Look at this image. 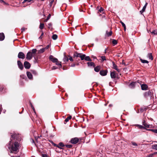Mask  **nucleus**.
Wrapping results in <instances>:
<instances>
[{"mask_svg":"<svg viewBox=\"0 0 157 157\" xmlns=\"http://www.w3.org/2000/svg\"><path fill=\"white\" fill-rule=\"evenodd\" d=\"M152 95V91L151 90L146 92L144 94V97L146 98H147L149 97L151 98Z\"/></svg>","mask_w":157,"mask_h":157,"instance_id":"7ed1b4c3","label":"nucleus"},{"mask_svg":"<svg viewBox=\"0 0 157 157\" xmlns=\"http://www.w3.org/2000/svg\"><path fill=\"white\" fill-rule=\"evenodd\" d=\"M63 149L61 147L58 145L57 148L56 149V152H59L61 151V150Z\"/></svg>","mask_w":157,"mask_h":157,"instance_id":"aec40b11","label":"nucleus"},{"mask_svg":"<svg viewBox=\"0 0 157 157\" xmlns=\"http://www.w3.org/2000/svg\"><path fill=\"white\" fill-rule=\"evenodd\" d=\"M19 143L17 141H10L6 145V147L10 150L11 152L16 153L18 151L19 147Z\"/></svg>","mask_w":157,"mask_h":157,"instance_id":"f257e3e1","label":"nucleus"},{"mask_svg":"<svg viewBox=\"0 0 157 157\" xmlns=\"http://www.w3.org/2000/svg\"><path fill=\"white\" fill-rule=\"evenodd\" d=\"M58 145H59L60 147H63L64 146V145L63 143H61V142L59 143Z\"/></svg>","mask_w":157,"mask_h":157,"instance_id":"37998d69","label":"nucleus"},{"mask_svg":"<svg viewBox=\"0 0 157 157\" xmlns=\"http://www.w3.org/2000/svg\"><path fill=\"white\" fill-rule=\"evenodd\" d=\"M49 45H47L45 48H45V50L46 49H48V48H49Z\"/></svg>","mask_w":157,"mask_h":157,"instance_id":"4d7b16f0","label":"nucleus"},{"mask_svg":"<svg viewBox=\"0 0 157 157\" xmlns=\"http://www.w3.org/2000/svg\"><path fill=\"white\" fill-rule=\"evenodd\" d=\"M26 29H27V28H21L22 32H23V31H24Z\"/></svg>","mask_w":157,"mask_h":157,"instance_id":"864d4df0","label":"nucleus"},{"mask_svg":"<svg viewBox=\"0 0 157 157\" xmlns=\"http://www.w3.org/2000/svg\"><path fill=\"white\" fill-rule=\"evenodd\" d=\"M136 126L138 127L140 129H145L147 130V129H146L145 127L144 126H143L142 125H139V124H136Z\"/></svg>","mask_w":157,"mask_h":157,"instance_id":"412c9836","label":"nucleus"},{"mask_svg":"<svg viewBox=\"0 0 157 157\" xmlns=\"http://www.w3.org/2000/svg\"><path fill=\"white\" fill-rule=\"evenodd\" d=\"M136 84V82H131L129 85V87L132 89L134 88L135 87Z\"/></svg>","mask_w":157,"mask_h":157,"instance_id":"dca6fc26","label":"nucleus"},{"mask_svg":"<svg viewBox=\"0 0 157 157\" xmlns=\"http://www.w3.org/2000/svg\"><path fill=\"white\" fill-rule=\"evenodd\" d=\"M50 16H51V15H50V14H49L48 15V16L47 17V18L46 19H45V21H45V22H47V21H48L49 20V19L50 18Z\"/></svg>","mask_w":157,"mask_h":157,"instance_id":"58836bf2","label":"nucleus"},{"mask_svg":"<svg viewBox=\"0 0 157 157\" xmlns=\"http://www.w3.org/2000/svg\"><path fill=\"white\" fill-rule=\"evenodd\" d=\"M141 86L142 90H146L147 89L148 86L146 84H142L141 85Z\"/></svg>","mask_w":157,"mask_h":157,"instance_id":"4468645a","label":"nucleus"},{"mask_svg":"<svg viewBox=\"0 0 157 157\" xmlns=\"http://www.w3.org/2000/svg\"><path fill=\"white\" fill-rule=\"evenodd\" d=\"M69 59L71 61H73V59L72 57H70L69 58Z\"/></svg>","mask_w":157,"mask_h":157,"instance_id":"13d9d810","label":"nucleus"},{"mask_svg":"<svg viewBox=\"0 0 157 157\" xmlns=\"http://www.w3.org/2000/svg\"><path fill=\"white\" fill-rule=\"evenodd\" d=\"M154 154L153 153L152 154H151L149 155H148V156L149 157H152L153 156Z\"/></svg>","mask_w":157,"mask_h":157,"instance_id":"6e6d98bb","label":"nucleus"},{"mask_svg":"<svg viewBox=\"0 0 157 157\" xmlns=\"http://www.w3.org/2000/svg\"><path fill=\"white\" fill-rule=\"evenodd\" d=\"M54 1V0H52L50 2L49 4V6H50V7L52 6V4L53 3Z\"/></svg>","mask_w":157,"mask_h":157,"instance_id":"49530a36","label":"nucleus"},{"mask_svg":"<svg viewBox=\"0 0 157 157\" xmlns=\"http://www.w3.org/2000/svg\"><path fill=\"white\" fill-rule=\"evenodd\" d=\"M27 76L29 79H31L33 78V76L32 74L29 72L27 71L26 72Z\"/></svg>","mask_w":157,"mask_h":157,"instance_id":"5701e85b","label":"nucleus"},{"mask_svg":"<svg viewBox=\"0 0 157 157\" xmlns=\"http://www.w3.org/2000/svg\"><path fill=\"white\" fill-rule=\"evenodd\" d=\"M5 38V36L4 34L2 33H0V41H2L4 40Z\"/></svg>","mask_w":157,"mask_h":157,"instance_id":"4be33fe9","label":"nucleus"},{"mask_svg":"<svg viewBox=\"0 0 157 157\" xmlns=\"http://www.w3.org/2000/svg\"><path fill=\"white\" fill-rule=\"evenodd\" d=\"M83 55V54L82 53H78L77 52H76L74 54V57H79L81 58Z\"/></svg>","mask_w":157,"mask_h":157,"instance_id":"f3484780","label":"nucleus"},{"mask_svg":"<svg viewBox=\"0 0 157 157\" xmlns=\"http://www.w3.org/2000/svg\"><path fill=\"white\" fill-rule=\"evenodd\" d=\"M71 116H69L67 118H66L65 120V121L66 122H68L69 120L71 119Z\"/></svg>","mask_w":157,"mask_h":157,"instance_id":"473e14b6","label":"nucleus"},{"mask_svg":"<svg viewBox=\"0 0 157 157\" xmlns=\"http://www.w3.org/2000/svg\"><path fill=\"white\" fill-rule=\"evenodd\" d=\"M56 68H57V67H56L55 66H53L52 68V69L55 70Z\"/></svg>","mask_w":157,"mask_h":157,"instance_id":"680f3d73","label":"nucleus"},{"mask_svg":"<svg viewBox=\"0 0 157 157\" xmlns=\"http://www.w3.org/2000/svg\"><path fill=\"white\" fill-rule=\"evenodd\" d=\"M69 59L66 56H65L64 58L63 59V61L64 62H67L68 61Z\"/></svg>","mask_w":157,"mask_h":157,"instance_id":"a878e982","label":"nucleus"},{"mask_svg":"<svg viewBox=\"0 0 157 157\" xmlns=\"http://www.w3.org/2000/svg\"><path fill=\"white\" fill-rule=\"evenodd\" d=\"M85 54H83L82 56L81 57V60H83L85 59Z\"/></svg>","mask_w":157,"mask_h":157,"instance_id":"79ce46f5","label":"nucleus"},{"mask_svg":"<svg viewBox=\"0 0 157 157\" xmlns=\"http://www.w3.org/2000/svg\"><path fill=\"white\" fill-rule=\"evenodd\" d=\"M30 105H31V107L32 108V109L34 111V112H35L34 108V107H33V106L32 105V104L31 103H30Z\"/></svg>","mask_w":157,"mask_h":157,"instance_id":"5fc2aeb1","label":"nucleus"},{"mask_svg":"<svg viewBox=\"0 0 157 157\" xmlns=\"http://www.w3.org/2000/svg\"><path fill=\"white\" fill-rule=\"evenodd\" d=\"M112 43L113 44H114V45H115L117 44V41L116 40H113L112 41Z\"/></svg>","mask_w":157,"mask_h":157,"instance_id":"a19ab883","label":"nucleus"},{"mask_svg":"<svg viewBox=\"0 0 157 157\" xmlns=\"http://www.w3.org/2000/svg\"><path fill=\"white\" fill-rule=\"evenodd\" d=\"M78 139L77 138H72L71 140V142L73 144H76L78 142Z\"/></svg>","mask_w":157,"mask_h":157,"instance_id":"6e6552de","label":"nucleus"},{"mask_svg":"<svg viewBox=\"0 0 157 157\" xmlns=\"http://www.w3.org/2000/svg\"><path fill=\"white\" fill-rule=\"evenodd\" d=\"M147 3H146L145 4L144 6L143 7L142 9L141 10L140 12L141 13V14H142V13L145 11L146 8V7L147 6Z\"/></svg>","mask_w":157,"mask_h":157,"instance_id":"6ab92c4d","label":"nucleus"},{"mask_svg":"<svg viewBox=\"0 0 157 157\" xmlns=\"http://www.w3.org/2000/svg\"><path fill=\"white\" fill-rule=\"evenodd\" d=\"M44 24L43 23H40V29H42L44 27Z\"/></svg>","mask_w":157,"mask_h":157,"instance_id":"72a5a7b5","label":"nucleus"},{"mask_svg":"<svg viewBox=\"0 0 157 157\" xmlns=\"http://www.w3.org/2000/svg\"><path fill=\"white\" fill-rule=\"evenodd\" d=\"M58 36L56 34H53L52 36V38L54 40H56Z\"/></svg>","mask_w":157,"mask_h":157,"instance_id":"7c9ffc66","label":"nucleus"},{"mask_svg":"<svg viewBox=\"0 0 157 157\" xmlns=\"http://www.w3.org/2000/svg\"><path fill=\"white\" fill-rule=\"evenodd\" d=\"M51 143L54 146H56V147H57V145L56 144H55L52 141H51Z\"/></svg>","mask_w":157,"mask_h":157,"instance_id":"603ef678","label":"nucleus"},{"mask_svg":"<svg viewBox=\"0 0 157 157\" xmlns=\"http://www.w3.org/2000/svg\"><path fill=\"white\" fill-rule=\"evenodd\" d=\"M142 124L144 126V127L146 128H151L152 125H150L147 123H146L145 120H143L142 121Z\"/></svg>","mask_w":157,"mask_h":157,"instance_id":"39448f33","label":"nucleus"},{"mask_svg":"<svg viewBox=\"0 0 157 157\" xmlns=\"http://www.w3.org/2000/svg\"><path fill=\"white\" fill-rule=\"evenodd\" d=\"M147 57L150 59L152 60L153 58L152 56L151 53H148L147 55Z\"/></svg>","mask_w":157,"mask_h":157,"instance_id":"c85d7f7f","label":"nucleus"},{"mask_svg":"<svg viewBox=\"0 0 157 157\" xmlns=\"http://www.w3.org/2000/svg\"><path fill=\"white\" fill-rule=\"evenodd\" d=\"M75 66V64H73L71 65V67H74Z\"/></svg>","mask_w":157,"mask_h":157,"instance_id":"e2e57ef3","label":"nucleus"},{"mask_svg":"<svg viewBox=\"0 0 157 157\" xmlns=\"http://www.w3.org/2000/svg\"><path fill=\"white\" fill-rule=\"evenodd\" d=\"M10 140L11 141H13V140H17L18 141H20L21 140V139L18 134L14 132L11 135Z\"/></svg>","mask_w":157,"mask_h":157,"instance_id":"f03ea898","label":"nucleus"},{"mask_svg":"<svg viewBox=\"0 0 157 157\" xmlns=\"http://www.w3.org/2000/svg\"><path fill=\"white\" fill-rule=\"evenodd\" d=\"M49 59L53 63H56L58 61V59L55 58H54L53 56L52 55L50 56Z\"/></svg>","mask_w":157,"mask_h":157,"instance_id":"1a4fd4ad","label":"nucleus"},{"mask_svg":"<svg viewBox=\"0 0 157 157\" xmlns=\"http://www.w3.org/2000/svg\"><path fill=\"white\" fill-rule=\"evenodd\" d=\"M151 33L157 35V30H154L151 32Z\"/></svg>","mask_w":157,"mask_h":157,"instance_id":"4c0bfd02","label":"nucleus"},{"mask_svg":"<svg viewBox=\"0 0 157 157\" xmlns=\"http://www.w3.org/2000/svg\"><path fill=\"white\" fill-rule=\"evenodd\" d=\"M107 73V70H101L100 71L99 73L102 76L106 75Z\"/></svg>","mask_w":157,"mask_h":157,"instance_id":"ddd939ff","label":"nucleus"},{"mask_svg":"<svg viewBox=\"0 0 157 157\" xmlns=\"http://www.w3.org/2000/svg\"><path fill=\"white\" fill-rule=\"evenodd\" d=\"M120 23L122 24V26L123 27H125V25L123 22H122V21H120Z\"/></svg>","mask_w":157,"mask_h":157,"instance_id":"3c124183","label":"nucleus"},{"mask_svg":"<svg viewBox=\"0 0 157 157\" xmlns=\"http://www.w3.org/2000/svg\"><path fill=\"white\" fill-rule=\"evenodd\" d=\"M61 62H58V61H57V62H56V64L57 65H60L61 67Z\"/></svg>","mask_w":157,"mask_h":157,"instance_id":"ea45409f","label":"nucleus"},{"mask_svg":"<svg viewBox=\"0 0 157 157\" xmlns=\"http://www.w3.org/2000/svg\"><path fill=\"white\" fill-rule=\"evenodd\" d=\"M33 57V55L31 52L29 51L27 53L26 55V59L27 60H30Z\"/></svg>","mask_w":157,"mask_h":157,"instance_id":"20e7f679","label":"nucleus"},{"mask_svg":"<svg viewBox=\"0 0 157 157\" xmlns=\"http://www.w3.org/2000/svg\"><path fill=\"white\" fill-rule=\"evenodd\" d=\"M45 48H42V49H40L39 50L38 52L39 53H42L43 52L45 51Z\"/></svg>","mask_w":157,"mask_h":157,"instance_id":"2f4dec72","label":"nucleus"},{"mask_svg":"<svg viewBox=\"0 0 157 157\" xmlns=\"http://www.w3.org/2000/svg\"><path fill=\"white\" fill-rule=\"evenodd\" d=\"M34 2V0H24L23 2V3H29L28 5H30L32 3H33Z\"/></svg>","mask_w":157,"mask_h":157,"instance_id":"f8f14e48","label":"nucleus"},{"mask_svg":"<svg viewBox=\"0 0 157 157\" xmlns=\"http://www.w3.org/2000/svg\"><path fill=\"white\" fill-rule=\"evenodd\" d=\"M24 64L25 67L26 69H29L30 67V64L27 61H25Z\"/></svg>","mask_w":157,"mask_h":157,"instance_id":"0eeeda50","label":"nucleus"},{"mask_svg":"<svg viewBox=\"0 0 157 157\" xmlns=\"http://www.w3.org/2000/svg\"><path fill=\"white\" fill-rule=\"evenodd\" d=\"M100 68H101L100 66H98L96 67H95L94 68V70L96 72H98L100 71Z\"/></svg>","mask_w":157,"mask_h":157,"instance_id":"393cba45","label":"nucleus"},{"mask_svg":"<svg viewBox=\"0 0 157 157\" xmlns=\"http://www.w3.org/2000/svg\"><path fill=\"white\" fill-rule=\"evenodd\" d=\"M112 63H113V67H112V68L115 69L117 71L119 72L120 71V70L118 69V68H117V65L115 63L113 62H112Z\"/></svg>","mask_w":157,"mask_h":157,"instance_id":"9d476101","label":"nucleus"},{"mask_svg":"<svg viewBox=\"0 0 157 157\" xmlns=\"http://www.w3.org/2000/svg\"><path fill=\"white\" fill-rule=\"evenodd\" d=\"M112 34V31L110 30L109 32L108 31H106V33L105 34V36L106 37H109L111 36Z\"/></svg>","mask_w":157,"mask_h":157,"instance_id":"2eb2a0df","label":"nucleus"},{"mask_svg":"<svg viewBox=\"0 0 157 157\" xmlns=\"http://www.w3.org/2000/svg\"><path fill=\"white\" fill-rule=\"evenodd\" d=\"M104 9L101 7L99 10H98V12L101 13H103V11Z\"/></svg>","mask_w":157,"mask_h":157,"instance_id":"c9c22d12","label":"nucleus"},{"mask_svg":"<svg viewBox=\"0 0 157 157\" xmlns=\"http://www.w3.org/2000/svg\"><path fill=\"white\" fill-rule=\"evenodd\" d=\"M17 63L19 68L21 70H22L23 68V66L22 63L20 60L17 61Z\"/></svg>","mask_w":157,"mask_h":157,"instance_id":"9b49d317","label":"nucleus"},{"mask_svg":"<svg viewBox=\"0 0 157 157\" xmlns=\"http://www.w3.org/2000/svg\"><path fill=\"white\" fill-rule=\"evenodd\" d=\"M124 28V30L125 31L126 30V26H125V27H123Z\"/></svg>","mask_w":157,"mask_h":157,"instance_id":"338daca9","label":"nucleus"},{"mask_svg":"<svg viewBox=\"0 0 157 157\" xmlns=\"http://www.w3.org/2000/svg\"><path fill=\"white\" fill-rule=\"evenodd\" d=\"M85 60L87 61H91V59L89 56H85Z\"/></svg>","mask_w":157,"mask_h":157,"instance_id":"cd10ccee","label":"nucleus"},{"mask_svg":"<svg viewBox=\"0 0 157 157\" xmlns=\"http://www.w3.org/2000/svg\"><path fill=\"white\" fill-rule=\"evenodd\" d=\"M101 59L103 61L106 60L105 57L104 56H102L101 57Z\"/></svg>","mask_w":157,"mask_h":157,"instance_id":"c03bdc74","label":"nucleus"},{"mask_svg":"<svg viewBox=\"0 0 157 157\" xmlns=\"http://www.w3.org/2000/svg\"><path fill=\"white\" fill-rule=\"evenodd\" d=\"M66 146L68 148H70L72 147V146L71 145L68 144V145H66Z\"/></svg>","mask_w":157,"mask_h":157,"instance_id":"8fccbe9b","label":"nucleus"},{"mask_svg":"<svg viewBox=\"0 0 157 157\" xmlns=\"http://www.w3.org/2000/svg\"><path fill=\"white\" fill-rule=\"evenodd\" d=\"M4 3V4H5V5H7V3H6L4 1V2H3Z\"/></svg>","mask_w":157,"mask_h":157,"instance_id":"774afa93","label":"nucleus"},{"mask_svg":"<svg viewBox=\"0 0 157 157\" xmlns=\"http://www.w3.org/2000/svg\"><path fill=\"white\" fill-rule=\"evenodd\" d=\"M0 2L1 3H2L3 2H4L3 0H0Z\"/></svg>","mask_w":157,"mask_h":157,"instance_id":"0e129e2a","label":"nucleus"},{"mask_svg":"<svg viewBox=\"0 0 157 157\" xmlns=\"http://www.w3.org/2000/svg\"><path fill=\"white\" fill-rule=\"evenodd\" d=\"M48 27L50 29L51 28L52 26V24L51 23H50L48 24Z\"/></svg>","mask_w":157,"mask_h":157,"instance_id":"09e8293b","label":"nucleus"},{"mask_svg":"<svg viewBox=\"0 0 157 157\" xmlns=\"http://www.w3.org/2000/svg\"><path fill=\"white\" fill-rule=\"evenodd\" d=\"M154 155L157 154V152H155L153 153Z\"/></svg>","mask_w":157,"mask_h":157,"instance_id":"69168bd1","label":"nucleus"},{"mask_svg":"<svg viewBox=\"0 0 157 157\" xmlns=\"http://www.w3.org/2000/svg\"><path fill=\"white\" fill-rule=\"evenodd\" d=\"M88 66L89 67L93 66L94 67H95V64L94 63L92 62H88L87 63Z\"/></svg>","mask_w":157,"mask_h":157,"instance_id":"b1692460","label":"nucleus"},{"mask_svg":"<svg viewBox=\"0 0 157 157\" xmlns=\"http://www.w3.org/2000/svg\"><path fill=\"white\" fill-rule=\"evenodd\" d=\"M152 148L153 149L157 150V144H155L152 145Z\"/></svg>","mask_w":157,"mask_h":157,"instance_id":"bb28decb","label":"nucleus"},{"mask_svg":"<svg viewBox=\"0 0 157 157\" xmlns=\"http://www.w3.org/2000/svg\"><path fill=\"white\" fill-rule=\"evenodd\" d=\"M32 72H33V73L34 75H36L37 74V73L36 72V71H33Z\"/></svg>","mask_w":157,"mask_h":157,"instance_id":"052dcab7","label":"nucleus"},{"mask_svg":"<svg viewBox=\"0 0 157 157\" xmlns=\"http://www.w3.org/2000/svg\"><path fill=\"white\" fill-rule=\"evenodd\" d=\"M41 32H42V33H41L40 36L39 37V39H42V36H43L44 35V33H43V32L42 31H41Z\"/></svg>","mask_w":157,"mask_h":157,"instance_id":"de8ad7c7","label":"nucleus"},{"mask_svg":"<svg viewBox=\"0 0 157 157\" xmlns=\"http://www.w3.org/2000/svg\"><path fill=\"white\" fill-rule=\"evenodd\" d=\"M42 157H48L47 155L43 154L42 155Z\"/></svg>","mask_w":157,"mask_h":157,"instance_id":"bf43d9fd","label":"nucleus"},{"mask_svg":"<svg viewBox=\"0 0 157 157\" xmlns=\"http://www.w3.org/2000/svg\"><path fill=\"white\" fill-rule=\"evenodd\" d=\"M140 60L143 63H148L149 62L147 60L143 59H140Z\"/></svg>","mask_w":157,"mask_h":157,"instance_id":"c756f323","label":"nucleus"},{"mask_svg":"<svg viewBox=\"0 0 157 157\" xmlns=\"http://www.w3.org/2000/svg\"><path fill=\"white\" fill-rule=\"evenodd\" d=\"M110 76L112 78H116V75L115 71L111 72Z\"/></svg>","mask_w":157,"mask_h":157,"instance_id":"a211bd4d","label":"nucleus"},{"mask_svg":"<svg viewBox=\"0 0 157 157\" xmlns=\"http://www.w3.org/2000/svg\"><path fill=\"white\" fill-rule=\"evenodd\" d=\"M18 57L19 59H24L25 57V56L24 53L22 52H20L18 54Z\"/></svg>","mask_w":157,"mask_h":157,"instance_id":"423d86ee","label":"nucleus"},{"mask_svg":"<svg viewBox=\"0 0 157 157\" xmlns=\"http://www.w3.org/2000/svg\"><path fill=\"white\" fill-rule=\"evenodd\" d=\"M131 143L133 145V146H137V144H136V143L135 142H131Z\"/></svg>","mask_w":157,"mask_h":157,"instance_id":"a18cd8bd","label":"nucleus"},{"mask_svg":"<svg viewBox=\"0 0 157 157\" xmlns=\"http://www.w3.org/2000/svg\"><path fill=\"white\" fill-rule=\"evenodd\" d=\"M147 130L152 131L154 132L157 133V129H147Z\"/></svg>","mask_w":157,"mask_h":157,"instance_id":"f704fd0d","label":"nucleus"},{"mask_svg":"<svg viewBox=\"0 0 157 157\" xmlns=\"http://www.w3.org/2000/svg\"><path fill=\"white\" fill-rule=\"evenodd\" d=\"M36 51L37 50L36 49H33L32 50V52H31V53H32V54L33 55L35 53Z\"/></svg>","mask_w":157,"mask_h":157,"instance_id":"e433bc0d","label":"nucleus"}]
</instances>
